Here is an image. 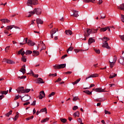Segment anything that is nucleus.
<instances>
[{
  "mask_svg": "<svg viewBox=\"0 0 124 124\" xmlns=\"http://www.w3.org/2000/svg\"><path fill=\"white\" fill-rule=\"evenodd\" d=\"M80 80H81V78H78V79H77V80H76L74 82H72V84L74 85H76V84H78L79 83V82H80Z\"/></svg>",
  "mask_w": 124,
  "mask_h": 124,
  "instance_id": "obj_33",
  "label": "nucleus"
},
{
  "mask_svg": "<svg viewBox=\"0 0 124 124\" xmlns=\"http://www.w3.org/2000/svg\"><path fill=\"white\" fill-rule=\"evenodd\" d=\"M102 40L104 43H107V41H109V40H110V38L107 37H104L103 39Z\"/></svg>",
  "mask_w": 124,
  "mask_h": 124,
  "instance_id": "obj_21",
  "label": "nucleus"
},
{
  "mask_svg": "<svg viewBox=\"0 0 124 124\" xmlns=\"http://www.w3.org/2000/svg\"><path fill=\"white\" fill-rule=\"evenodd\" d=\"M49 76H54V77H56V76H57V73H55V74H50L49 75Z\"/></svg>",
  "mask_w": 124,
  "mask_h": 124,
  "instance_id": "obj_62",
  "label": "nucleus"
},
{
  "mask_svg": "<svg viewBox=\"0 0 124 124\" xmlns=\"http://www.w3.org/2000/svg\"><path fill=\"white\" fill-rule=\"evenodd\" d=\"M13 27L11 25V26H7V27L6 28V30H8V31H9V30H12V28Z\"/></svg>",
  "mask_w": 124,
  "mask_h": 124,
  "instance_id": "obj_50",
  "label": "nucleus"
},
{
  "mask_svg": "<svg viewBox=\"0 0 124 124\" xmlns=\"http://www.w3.org/2000/svg\"><path fill=\"white\" fill-rule=\"evenodd\" d=\"M103 45L102 46V47L103 48H106L107 49H111V47L110 46H109V45L108 44V43H104L103 42Z\"/></svg>",
  "mask_w": 124,
  "mask_h": 124,
  "instance_id": "obj_11",
  "label": "nucleus"
},
{
  "mask_svg": "<svg viewBox=\"0 0 124 124\" xmlns=\"http://www.w3.org/2000/svg\"><path fill=\"white\" fill-rule=\"evenodd\" d=\"M105 89H102V88H98L96 89H93V91H95L96 93H104Z\"/></svg>",
  "mask_w": 124,
  "mask_h": 124,
  "instance_id": "obj_7",
  "label": "nucleus"
},
{
  "mask_svg": "<svg viewBox=\"0 0 124 124\" xmlns=\"http://www.w3.org/2000/svg\"><path fill=\"white\" fill-rule=\"evenodd\" d=\"M27 78V76H22L21 77H17V78L19 79V80H21V79H26Z\"/></svg>",
  "mask_w": 124,
  "mask_h": 124,
  "instance_id": "obj_46",
  "label": "nucleus"
},
{
  "mask_svg": "<svg viewBox=\"0 0 124 124\" xmlns=\"http://www.w3.org/2000/svg\"><path fill=\"white\" fill-rule=\"evenodd\" d=\"M66 66V63L60 64H59V69H62V68H65Z\"/></svg>",
  "mask_w": 124,
  "mask_h": 124,
  "instance_id": "obj_26",
  "label": "nucleus"
},
{
  "mask_svg": "<svg viewBox=\"0 0 124 124\" xmlns=\"http://www.w3.org/2000/svg\"><path fill=\"white\" fill-rule=\"evenodd\" d=\"M4 96H2V92L1 91L0 92V99H2Z\"/></svg>",
  "mask_w": 124,
  "mask_h": 124,
  "instance_id": "obj_56",
  "label": "nucleus"
},
{
  "mask_svg": "<svg viewBox=\"0 0 124 124\" xmlns=\"http://www.w3.org/2000/svg\"><path fill=\"white\" fill-rule=\"evenodd\" d=\"M10 115H12V110H10L9 112L5 114L6 117H9Z\"/></svg>",
  "mask_w": 124,
  "mask_h": 124,
  "instance_id": "obj_38",
  "label": "nucleus"
},
{
  "mask_svg": "<svg viewBox=\"0 0 124 124\" xmlns=\"http://www.w3.org/2000/svg\"><path fill=\"white\" fill-rule=\"evenodd\" d=\"M60 120L63 124H65V122H67V120H66V119H65V118H61Z\"/></svg>",
  "mask_w": 124,
  "mask_h": 124,
  "instance_id": "obj_40",
  "label": "nucleus"
},
{
  "mask_svg": "<svg viewBox=\"0 0 124 124\" xmlns=\"http://www.w3.org/2000/svg\"><path fill=\"white\" fill-rule=\"evenodd\" d=\"M17 118H19V113L17 112L16 115L15 116V118L14 119V121H17Z\"/></svg>",
  "mask_w": 124,
  "mask_h": 124,
  "instance_id": "obj_47",
  "label": "nucleus"
},
{
  "mask_svg": "<svg viewBox=\"0 0 124 124\" xmlns=\"http://www.w3.org/2000/svg\"><path fill=\"white\" fill-rule=\"evenodd\" d=\"M43 112H46V114H47V108H45L40 110V113H43Z\"/></svg>",
  "mask_w": 124,
  "mask_h": 124,
  "instance_id": "obj_32",
  "label": "nucleus"
},
{
  "mask_svg": "<svg viewBox=\"0 0 124 124\" xmlns=\"http://www.w3.org/2000/svg\"><path fill=\"white\" fill-rule=\"evenodd\" d=\"M25 54L27 56V55H31V54H32V51L31 50H27L26 52H25Z\"/></svg>",
  "mask_w": 124,
  "mask_h": 124,
  "instance_id": "obj_37",
  "label": "nucleus"
},
{
  "mask_svg": "<svg viewBox=\"0 0 124 124\" xmlns=\"http://www.w3.org/2000/svg\"><path fill=\"white\" fill-rule=\"evenodd\" d=\"M118 62L119 63H120V64H122V65H124V57H121L118 60Z\"/></svg>",
  "mask_w": 124,
  "mask_h": 124,
  "instance_id": "obj_17",
  "label": "nucleus"
},
{
  "mask_svg": "<svg viewBox=\"0 0 124 124\" xmlns=\"http://www.w3.org/2000/svg\"><path fill=\"white\" fill-rule=\"evenodd\" d=\"M31 92V89H24V93H28Z\"/></svg>",
  "mask_w": 124,
  "mask_h": 124,
  "instance_id": "obj_43",
  "label": "nucleus"
},
{
  "mask_svg": "<svg viewBox=\"0 0 124 124\" xmlns=\"http://www.w3.org/2000/svg\"><path fill=\"white\" fill-rule=\"evenodd\" d=\"M20 72H22L23 74H25L26 73V69L25 68H21L20 70Z\"/></svg>",
  "mask_w": 124,
  "mask_h": 124,
  "instance_id": "obj_42",
  "label": "nucleus"
},
{
  "mask_svg": "<svg viewBox=\"0 0 124 124\" xmlns=\"http://www.w3.org/2000/svg\"><path fill=\"white\" fill-rule=\"evenodd\" d=\"M108 30V27H105V28H102L100 30V31L101 32H104L106 31L107 30Z\"/></svg>",
  "mask_w": 124,
  "mask_h": 124,
  "instance_id": "obj_31",
  "label": "nucleus"
},
{
  "mask_svg": "<svg viewBox=\"0 0 124 124\" xmlns=\"http://www.w3.org/2000/svg\"><path fill=\"white\" fill-rule=\"evenodd\" d=\"M73 15H71V16H74V17H76V18L79 16V15L78 14L79 12L76 10H73Z\"/></svg>",
  "mask_w": 124,
  "mask_h": 124,
  "instance_id": "obj_12",
  "label": "nucleus"
},
{
  "mask_svg": "<svg viewBox=\"0 0 124 124\" xmlns=\"http://www.w3.org/2000/svg\"><path fill=\"white\" fill-rule=\"evenodd\" d=\"M106 17V16L104 14H103V16H101V19H105Z\"/></svg>",
  "mask_w": 124,
  "mask_h": 124,
  "instance_id": "obj_57",
  "label": "nucleus"
},
{
  "mask_svg": "<svg viewBox=\"0 0 124 124\" xmlns=\"http://www.w3.org/2000/svg\"><path fill=\"white\" fill-rule=\"evenodd\" d=\"M2 92V94H7L8 93V90L6 91H1Z\"/></svg>",
  "mask_w": 124,
  "mask_h": 124,
  "instance_id": "obj_54",
  "label": "nucleus"
},
{
  "mask_svg": "<svg viewBox=\"0 0 124 124\" xmlns=\"http://www.w3.org/2000/svg\"><path fill=\"white\" fill-rule=\"evenodd\" d=\"M36 84H44L45 82L43 80V79L41 78H37L35 80Z\"/></svg>",
  "mask_w": 124,
  "mask_h": 124,
  "instance_id": "obj_5",
  "label": "nucleus"
},
{
  "mask_svg": "<svg viewBox=\"0 0 124 124\" xmlns=\"http://www.w3.org/2000/svg\"><path fill=\"white\" fill-rule=\"evenodd\" d=\"M93 87H94V84H91L90 86L89 87L84 88V90H89V89H91V88H93Z\"/></svg>",
  "mask_w": 124,
  "mask_h": 124,
  "instance_id": "obj_44",
  "label": "nucleus"
},
{
  "mask_svg": "<svg viewBox=\"0 0 124 124\" xmlns=\"http://www.w3.org/2000/svg\"><path fill=\"white\" fill-rule=\"evenodd\" d=\"M93 32V30L91 29H89L88 28L86 29V31H84V36L85 38L82 39V40H86V37H89L91 33Z\"/></svg>",
  "mask_w": 124,
  "mask_h": 124,
  "instance_id": "obj_2",
  "label": "nucleus"
},
{
  "mask_svg": "<svg viewBox=\"0 0 124 124\" xmlns=\"http://www.w3.org/2000/svg\"><path fill=\"white\" fill-rule=\"evenodd\" d=\"M24 54H25V51H23L21 53V56H22L21 58V61L22 62H27V59H26V56H24Z\"/></svg>",
  "mask_w": 124,
  "mask_h": 124,
  "instance_id": "obj_14",
  "label": "nucleus"
},
{
  "mask_svg": "<svg viewBox=\"0 0 124 124\" xmlns=\"http://www.w3.org/2000/svg\"><path fill=\"white\" fill-rule=\"evenodd\" d=\"M83 93H87V94H92V92H90L89 90H85L83 91Z\"/></svg>",
  "mask_w": 124,
  "mask_h": 124,
  "instance_id": "obj_41",
  "label": "nucleus"
},
{
  "mask_svg": "<svg viewBox=\"0 0 124 124\" xmlns=\"http://www.w3.org/2000/svg\"><path fill=\"white\" fill-rule=\"evenodd\" d=\"M77 109H78V106H75L73 108V110L74 111H75V110H77Z\"/></svg>",
  "mask_w": 124,
  "mask_h": 124,
  "instance_id": "obj_59",
  "label": "nucleus"
},
{
  "mask_svg": "<svg viewBox=\"0 0 124 124\" xmlns=\"http://www.w3.org/2000/svg\"><path fill=\"white\" fill-rule=\"evenodd\" d=\"M57 32V31L56 30V28H53L51 31H50V33L52 34H55Z\"/></svg>",
  "mask_w": 124,
  "mask_h": 124,
  "instance_id": "obj_34",
  "label": "nucleus"
},
{
  "mask_svg": "<svg viewBox=\"0 0 124 124\" xmlns=\"http://www.w3.org/2000/svg\"><path fill=\"white\" fill-rule=\"evenodd\" d=\"M36 104V101L34 100L33 101V103L31 104V105H32L33 106H35Z\"/></svg>",
  "mask_w": 124,
  "mask_h": 124,
  "instance_id": "obj_63",
  "label": "nucleus"
},
{
  "mask_svg": "<svg viewBox=\"0 0 124 124\" xmlns=\"http://www.w3.org/2000/svg\"><path fill=\"white\" fill-rule=\"evenodd\" d=\"M73 116L75 117H79L80 116V113L79 111H77L74 113Z\"/></svg>",
  "mask_w": 124,
  "mask_h": 124,
  "instance_id": "obj_35",
  "label": "nucleus"
},
{
  "mask_svg": "<svg viewBox=\"0 0 124 124\" xmlns=\"http://www.w3.org/2000/svg\"><path fill=\"white\" fill-rule=\"evenodd\" d=\"M27 44L29 46H34V45H35L34 42H33L32 41H31V40H30L27 42Z\"/></svg>",
  "mask_w": 124,
  "mask_h": 124,
  "instance_id": "obj_23",
  "label": "nucleus"
},
{
  "mask_svg": "<svg viewBox=\"0 0 124 124\" xmlns=\"http://www.w3.org/2000/svg\"><path fill=\"white\" fill-rule=\"evenodd\" d=\"M94 50L96 54H100V50L94 48Z\"/></svg>",
  "mask_w": 124,
  "mask_h": 124,
  "instance_id": "obj_51",
  "label": "nucleus"
},
{
  "mask_svg": "<svg viewBox=\"0 0 124 124\" xmlns=\"http://www.w3.org/2000/svg\"><path fill=\"white\" fill-rule=\"evenodd\" d=\"M95 77H98V74H93L88 77L86 78V80H88V79H90V78H95Z\"/></svg>",
  "mask_w": 124,
  "mask_h": 124,
  "instance_id": "obj_10",
  "label": "nucleus"
},
{
  "mask_svg": "<svg viewBox=\"0 0 124 124\" xmlns=\"http://www.w3.org/2000/svg\"><path fill=\"white\" fill-rule=\"evenodd\" d=\"M74 49V47L72 46H70L67 50V53H68L69 51H72Z\"/></svg>",
  "mask_w": 124,
  "mask_h": 124,
  "instance_id": "obj_55",
  "label": "nucleus"
},
{
  "mask_svg": "<svg viewBox=\"0 0 124 124\" xmlns=\"http://www.w3.org/2000/svg\"><path fill=\"white\" fill-rule=\"evenodd\" d=\"M62 81V78H59L57 80H56L54 82L55 83H57V82H61Z\"/></svg>",
  "mask_w": 124,
  "mask_h": 124,
  "instance_id": "obj_58",
  "label": "nucleus"
},
{
  "mask_svg": "<svg viewBox=\"0 0 124 124\" xmlns=\"http://www.w3.org/2000/svg\"><path fill=\"white\" fill-rule=\"evenodd\" d=\"M54 69H60V66L59 64H55L53 65Z\"/></svg>",
  "mask_w": 124,
  "mask_h": 124,
  "instance_id": "obj_36",
  "label": "nucleus"
},
{
  "mask_svg": "<svg viewBox=\"0 0 124 124\" xmlns=\"http://www.w3.org/2000/svg\"><path fill=\"white\" fill-rule=\"evenodd\" d=\"M96 100L97 102H102L105 101V98H100L96 99Z\"/></svg>",
  "mask_w": 124,
  "mask_h": 124,
  "instance_id": "obj_29",
  "label": "nucleus"
},
{
  "mask_svg": "<svg viewBox=\"0 0 124 124\" xmlns=\"http://www.w3.org/2000/svg\"><path fill=\"white\" fill-rule=\"evenodd\" d=\"M65 32L67 35H71L72 34V31L71 30H66Z\"/></svg>",
  "mask_w": 124,
  "mask_h": 124,
  "instance_id": "obj_25",
  "label": "nucleus"
},
{
  "mask_svg": "<svg viewBox=\"0 0 124 124\" xmlns=\"http://www.w3.org/2000/svg\"><path fill=\"white\" fill-rule=\"evenodd\" d=\"M66 57H67V55L65 54V55H63L62 57H61V59L62 60H64V59H65V58H66Z\"/></svg>",
  "mask_w": 124,
  "mask_h": 124,
  "instance_id": "obj_61",
  "label": "nucleus"
},
{
  "mask_svg": "<svg viewBox=\"0 0 124 124\" xmlns=\"http://www.w3.org/2000/svg\"><path fill=\"white\" fill-rule=\"evenodd\" d=\"M116 76H117V74L112 73L110 75L109 78V79H113V78H115Z\"/></svg>",
  "mask_w": 124,
  "mask_h": 124,
  "instance_id": "obj_28",
  "label": "nucleus"
},
{
  "mask_svg": "<svg viewBox=\"0 0 124 124\" xmlns=\"http://www.w3.org/2000/svg\"><path fill=\"white\" fill-rule=\"evenodd\" d=\"M105 114L106 115H111V112H110L108 110H105Z\"/></svg>",
  "mask_w": 124,
  "mask_h": 124,
  "instance_id": "obj_52",
  "label": "nucleus"
},
{
  "mask_svg": "<svg viewBox=\"0 0 124 124\" xmlns=\"http://www.w3.org/2000/svg\"><path fill=\"white\" fill-rule=\"evenodd\" d=\"M27 74H32V76L35 77V78H38V74L34 75L33 72L31 70L30 73H28Z\"/></svg>",
  "mask_w": 124,
  "mask_h": 124,
  "instance_id": "obj_20",
  "label": "nucleus"
},
{
  "mask_svg": "<svg viewBox=\"0 0 124 124\" xmlns=\"http://www.w3.org/2000/svg\"><path fill=\"white\" fill-rule=\"evenodd\" d=\"M23 52H25V51H24V48H21L18 52V55H22V53H23Z\"/></svg>",
  "mask_w": 124,
  "mask_h": 124,
  "instance_id": "obj_48",
  "label": "nucleus"
},
{
  "mask_svg": "<svg viewBox=\"0 0 124 124\" xmlns=\"http://www.w3.org/2000/svg\"><path fill=\"white\" fill-rule=\"evenodd\" d=\"M117 59H118V58H117V57L114 56V57L111 60L112 62H115H115H117Z\"/></svg>",
  "mask_w": 124,
  "mask_h": 124,
  "instance_id": "obj_49",
  "label": "nucleus"
},
{
  "mask_svg": "<svg viewBox=\"0 0 124 124\" xmlns=\"http://www.w3.org/2000/svg\"><path fill=\"white\" fill-rule=\"evenodd\" d=\"M32 56L33 57H37V56H39V52L36 50H33Z\"/></svg>",
  "mask_w": 124,
  "mask_h": 124,
  "instance_id": "obj_19",
  "label": "nucleus"
},
{
  "mask_svg": "<svg viewBox=\"0 0 124 124\" xmlns=\"http://www.w3.org/2000/svg\"><path fill=\"white\" fill-rule=\"evenodd\" d=\"M36 5V4H38V1L37 0H28L27 1V5L28 6L30 5Z\"/></svg>",
  "mask_w": 124,
  "mask_h": 124,
  "instance_id": "obj_3",
  "label": "nucleus"
},
{
  "mask_svg": "<svg viewBox=\"0 0 124 124\" xmlns=\"http://www.w3.org/2000/svg\"><path fill=\"white\" fill-rule=\"evenodd\" d=\"M109 63L110 68H113V67H114V65H115V63H116V61L114 60V62H113L112 60H110V61H109Z\"/></svg>",
  "mask_w": 124,
  "mask_h": 124,
  "instance_id": "obj_13",
  "label": "nucleus"
},
{
  "mask_svg": "<svg viewBox=\"0 0 124 124\" xmlns=\"http://www.w3.org/2000/svg\"><path fill=\"white\" fill-rule=\"evenodd\" d=\"M32 119H33V116H31L30 117L27 118L26 120V121H30V120H32Z\"/></svg>",
  "mask_w": 124,
  "mask_h": 124,
  "instance_id": "obj_53",
  "label": "nucleus"
},
{
  "mask_svg": "<svg viewBox=\"0 0 124 124\" xmlns=\"http://www.w3.org/2000/svg\"><path fill=\"white\" fill-rule=\"evenodd\" d=\"M24 87H18L17 89V92L18 93H24Z\"/></svg>",
  "mask_w": 124,
  "mask_h": 124,
  "instance_id": "obj_6",
  "label": "nucleus"
},
{
  "mask_svg": "<svg viewBox=\"0 0 124 124\" xmlns=\"http://www.w3.org/2000/svg\"><path fill=\"white\" fill-rule=\"evenodd\" d=\"M118 9H120V10H122L123 11H124V3H122L118 6Z\"/></svg>",
  "mask_w": 124,
  "mask_h": 124,
  "instance_id": "obj_24",
  "label": "nucleus"
},
{
  "mask_svg": "<svg viewBox=\"0 0 124 124\" xmlns=\"http://www.w3.org/2000/svg\"><path fill=\"white\" fill-rule=\"evenodd\" d=\"M93 42H95V40L93 39V38H90L88 40L89 45H91V44H92V43H93Z\"/></svg>",
  "mask_w": 124,
  "mask_h": 124,
  "instance_id": "obj_18",
  "label": "nucleus"
},
{
  "mask_svg": "<svg viewBox=\"0 0 124 124\" xmlns=\"http://www.w3.org/2000/svg\"><path fill=\"white\" fill-rule=\"evenodd\" d=\"M10 48V46H7L5 48V52H7L8 50H9V48Z\"/></svg>",
  "mask_w": 124,
  "mask_h": 124,
  "instance_id": "obj_60",
  "label": "nucleus"
},
{
  "mask_svg": "<svg viewBox=\"0 0 124 124\" xmlns=\"http://www.w3.org/2000/svg\"><path fill=\"white\" fill-rule=\"evenodd\" d=\"M44 97H45V93H44V91H41L39 93V99H42L43 98H44Z\"/></svg>",
  "mask_w": 124,
  "mask_h": 124,
  "instance_id": "obj_9",
  "label": "nucleus"
},
{
  "mask_svg": "<svg viewBox=\"0 0 124 124\" xmlns=\"http://www.w3.org/2000/svg\"><path fill=\"white\" fill-rule=\"evenodd\" d=\"M55 94H56V93L53 92H52L51 93H50V94L48 95V97H52V96H54V95Z\"/></svg>",
  "mask_w": 124,
  "mask_h": 124,
  "instance_id": "obj_39",
  "label": "nucleus"
},
{
  "mask_svg": "<svg viewBox=\"0 0 124 124\" xmlns=\"http://www.w3.org/2000/svg\"><path fill=\"white\" fill-rule=\"evenodd\" d=\"M3 62H7V63H10L11 64L15 63V62H14V61H13L11 60H8V59H4L3 60Z\"/></svg>",
  "mask_w": 124,
  "mask_h": 124,
  "instance_id": "obj_8",
  "label": "nucleus"
},
{
  "mask_svg": "<svg viewBox=\"0 0 124 124\" xmlns=\"http://www.w3.org/2000/svg\"><path fill=\"white\" fill-rule=\"evenodd\" d=\"M83 1L85 3H88L89 2H94L95 0H83Z\"/></svg>",
  "mask_w": 124,
  "mask_h": 124,
  "instance_id": "obj_27",
  "label": "nucleus"
},
{
  "mask_svg": "<svg viewBox=\"0 0 124 124\" xmlns=\"http://www.w3.org/2000/svg\"><path fill=\"white\" fill-rule=\"evenodd\" d=\"M64 73V74H71V73H72V72H71V71H68V72H65Z\"/></svg>",
  "mask_w": 124,
  "mask_h": 124,
  "instance_id": "obj_64",
  "label": "nucleus"
},
{
  "mask_svg": "<svg viewBox=\"0 0 124 124\" xmlns=\"http://www.w3.org/2000/svg\"><path fill=\"white\" fill-rule=\"evenodd\" d=\"M36 21L37 25H39V24H40V25H42V24H43V21L41 20V19L40 18H37L36 19ZM38 27H39L38 25Z\"/></svg>",
  "mask_w": 124,
  "mask_h": 124,
  "instance_id": "obj_16",
  "label": "nucleus"
},
{
  "mask_svg": "<svg viewBox=\"0 0 124 124\" xmlns=\"http://www.w3.org/2000/svg\"><path fill=\"white\" fill-rule=\"evenodd\" d=\"M41 9L39 8H35L33 11L29 12V14L27 16V17H31V16L36 14L37 15H40L41 14Z\"/></svg>",
  "mask_w": 124,
  "mask_h": 124,
  "instance_id": "obj_1",
  "label": "nucleus"
},
{
  "mask_svg": "<svg viewBox=\"0 0 124 124\" xmlns=\"http://www.w3.org/2000/svg\"><path fill=\"white\" fill-rule=\"evenodd\" d=\"M79 97L78 96H75L73 98V101H77V100H79Z\"/></svg>",
  "mask_w": 124,
  "mask_h": 124,
  "instance_id": "obj_45",
  "label": "nucleus"
},
{
  "mask_svg": "<svg viewBox=\"0 0 124 124\" xmlns=\"http://www.w3.org/2000/svg\"><path fill=\"white\" fill-rule=\"evenodd\" d=\"M0 21H1L2 24H8V23H10V20L8 19H2Z\"/></svg>",
  "mask_w": 124,
  "mask_h": 124,
  "instance_id": "obj_15",
  "label": "nucleus"
},
{
  "mask_svg": "<svg viewBox=\"0 0 124 124\" xmlns=\"http://www.w3.org/2000/svg\"><path fill=\"white\" fill-rule=\"evenodd\" d=\"M26 43H28V38H25L23 39V43H20V45H24V44H26Z\"/></svg>",
  "mask_w": 124,
  "mask_h": 124,
  "instance_id": "obj_22",
  "label": "nucleus"
},
{
  "mask_svg": "<svg viewBox=\"0 0 124 124\" xmlns=\"http://www.w3.org/2000/svg\"><path fill=\"white\" fill-rule=\"evenodd\" d=\"M19 97L21 98V100L23 102H26V101H29L31 99V97L28 94L24 95L23 97L19 96Z\"/></svg>",
  "mask_w": 124,
  "mask_h": 124,
  "instance_id": "obj_4",
  "label": "nucleus"
},
{
  "mask_svg": "<svg viewBox=\"0 0 124 124\" xmlns=\"http://www.w3.org/2000/svg\"><path fill=\"white\" fill-rule=\"evenodd\" d=\"M49 119H50V118L47 117V118L43 119V120H42L41 121V123H42V124H43L44 123H46V122H48V121H49Z\"/></svg>",
  "mask_w": 124,
  "mask_h": 124,
  "instance_id": "obj_30",
  "label": "nucleus"
}]
</instances>
